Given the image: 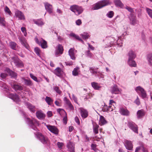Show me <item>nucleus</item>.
<instances>
[{
  "instance_id": "a18cd8bd",
  "label": "nucleus",
  "mask_w": 152,
  "mask_h": 152,
  "mask_svg": "<svg viewBox=\"0 0 152 152\" xmlns=\"http://www.w3.org/2000/svg\"><path fill=\"white\" fill-rule=\"evenodd\" d=\"M114 15V12L113 11H109L107 14V16L109 18H112Z\"/></svg>"
},
{
  "instance_id": "4c0bfd02",
  "label": "nucleus",
  "mask_w": 152,
  "mask_h": 152,
  "mask_svg": "<svg viewBox=\"0 0 152 152\" xmlns=\"http://www.w3.org/2000/svg\"><path fill=\"white\" fill-rule=\"evenodd\" d=\"M114 3L115 5L117 6L122 7L123 6V4L120 0H115Z\"/></svg>"
},
{
  "instance_id": "2eb2a0df",
  "label": "nucleus",
  "mask_w": 152,
  "mask_h": 152,
  "mask_svg": "<svg viewBox=\"0 0 152 152\" xmlns=\"http://www.w3.org/2000/svg\"><path fill=\"white\" fill-rule=\"evenodd\" d=\"M119 112L121 115H123L128 116L129 114V111L125 107H120Z\"/></svg>"
},
{
  "instance_id": "20e7f679",
  "label": "nucleus",
  "mask_w": 152,
  "mask_h": 152,
  "mask_svg": "<svg viewBox=\"0 0 152 152\" xmlns=\"http://www.w3.org/2000/svg\"><path fill=\"white\" fill-rule=\"evenodd\" d=\"M70 10L77 15L82 13L83 11V9L81 7L75 5L71 6L70 7Z\"/></svg>"
},
{
  "instance_id": "bf43d9fd",
  "label": "nucleus",
  "mask_w": 152,
  "mask_h": 152,
  "mask_svg": "<svg viewBox=\"0 0 152 152\" xmlns=\"http://www.w3.org/2000/svg\"><path fill=\"white\" fill-rule=\"evenodd\" d=\"M65 64L66 65L71 66L73 65V63L72 61H70L69 62H65Z\"/></svg>"
},
{
  "instance_id": "603ef678",
  "label": "nucleus",
  "mask_w": 152,
  "mask_h": 152,
  "mask_svg": "<svg viewBox=\"0 0 152 152\" xmlns=\"http://www.w3.org/2000/svg\"><path fill=\"white\" fill-rule=\"evenodd\" d=\"M60 101H61V100L59 99H58ZM55 104L58 106H61V101L59 102L58 101L56 100L55 102Z\"/></svg>"
},
{
  "instance_id": "79ce46f5",
  "label": "nucleus",
  "mask_w": 152,
  "mask_h": 152,
  "mask_svg": "<svg viewBox=\"0 0 152 152\" xmlns=\"http://www.w3.org/2000/svg\"><path fill=\"white\" fill-rule=\"evenodd\" d=\"M6 22L4 18L0 16V24L4 26H6Z\"/></svg>"
},
{
  "instance_id": "69168bd1",
  "label": "nucleus",
  "mask_w": 152,
  "mask_h": 152,
  "mask_svg": "<svg viewBox=\"0 0 152 152\" xmlns=\"http://www.w3.org/2000/svg\"><path fill=\"white\" fill-rule=\"evenodd\" d=\"M113 109L111 108V106H109L107 109L105 110V111H113Z\"/></svg>"
},
{
  "instance_id": "0e129e2a",
  "label": "nucleus",
  "mask_w": 152,
  "mask_h": 152,
  "mask_svg": "<svg viewBox=\"0 0 152 152\" xmlns=\"http://www.w3.org/2000/svg\"><path fill=\"white\" fill-rule=\"evenodd\" d=\"M75 38L76 39L78 40L79 41L81 42H82V43H83L84 42L83 41V40L81 38H80L77 35L76 36V37Z\"/></svg>"
},
{
  "instance_id": "f03ea898",
  "label": "nucleus",
  "mask_w": 152,
  "mask_h": 152,
  "mask_svg": "<svg viewBox=\"0 0 152 152\" xmlns=\"http://www.w3.org/2000/svg\"><path fill=\"white\" fill-rule=\"evenodd\" d=\"M35 135L37 138L43 144H50L49 140L46 136H44L41 133L37 132L35 134Z\"/></svg>"
},
{
  "instance_id": "2f4dec72",
  "label": "nucleus",
  "mask_w": 152,
  "mask_h": 152,
  "mask_svg": "<svg viewBox=\"0 0 152 152\" xmlns=\"http://www.w3.org/2000/svg\"><path fill=\"white\" fill-rule=\"evenodd\" d=\"M10 95L11 96L12 99L15 101L18 102L20 101L19 98L16 94H11Z\"/></svg>"
},
{
  "instance_id": "f704fd0d",
  "label": "nucleus",
  "mask_w": 152,
  "mask_h": 152,
  "mask_svg": "<svg viewBox=\"0 0 152 152\" xmlns=\"http://www.w3.org/2000/svg\"><path fill=\"white\" fill-rule=\"evenodd\" d=\"M147 59L149 64L152 65V53L148 54L147 56Z\"/></svg>"
},
{
  "instance_id": "8fccbe9b",
  "label": "nucleus",
  "mask_w": 152,
  "mask_h": 152,
  "mask_svg": "<svg viewBox=\"0 0 152 152\" xmlns=\"http://www.w3.org/2000/svg\"><path fill=\"white\" fill-rule=\"evenodd\" d=\"M125 8H126V9L129 12L131 13H133L134 12V11L133 9L132 8H131L130 7L126 6L125 7Z\"/></svg>"
},
{
  "instance_id": "39448f33",
  "label": "nucleus",
  "mask_w": 152,
  "mask_h": 152,
  "mask_svg": "<svg viewBox=\"0 0 152 152\" xmlns=\"http://www.w3.org/2000/svg\"><path fill=\"white\" fill-rule=\"evenodd\" d=\"M11 60V62L14 63L17 67L21 68L24 65L23 62L17 56L12 57Z\"/></svg>"
},
{
  "instance_id": "cd10ccee",
  "label": "nucleus",
  "mask_w": 152,
  "mask_h": 152,
  "mask_svg": "<svg viewBox=\"0 0 152 152\" xmlns=\"http://www.w3.org/2000/svg\"><path fill=\"white\" fill-rule=\"evenodd\" d=\"M45 101L48 105H51L53 103V100L50 97L47 96L45 98Z\"/></svg>"
},
{
  "instance_id": "37998d69",
  "label": "nucleus",
  "mask_w": 152,
  "mask_h": 152,
  "mask_svg": "<svg viewBox=\"0 0 152 152\" xmlns=\"http://www.w3.org/2000/svg\"><path fill=\"white\" fill-rule=\"evenodd\" d=\"M146 10L149 16L152 18V10L148 8H146Z\"/></svg>"
},
{
  "instance_id": "49530a36",
  "label": "nucleus",
  "mask_w": 152,
  "mask_h": 152,
  "mask_svg": "<svg viewBox=\"0 0 152 152\" xmlns=\"http://www.w3.org/2000/svg\"><path fill=\"white\" fill-rule=\"evenodd\" d=\"M30 77L35 81L37 82H38L37 78L36 76H34L32 74H30Z\"/></svg>"
},
{
  "instance_id": "6e6552de",
  "label": "nucleus",
  "mask_w": 152,
  "mask_h": 152,
  "mask_svg": "<svg viewBox=\"0 0 152 152\" xmlns=\"http://www.w3.org/2000/svg\"><path fill=\"white\" fill-rule=\"evenodd\" d=\"M124 144L127 149L129 151L133 150V144L131 141L126 140Z\"/></svg>"
},
{
  "instance_id": "c756f323",
  "label": "nucleus",
  "mask_w": 152,
  "mask_h": 152,
  "mask_svg": "<svg viewBox=\"0 0 152 152\" xmlns=\"http://www.w3.org/2000/svg\"><path fill=\"white\" fill-rule=\"evenodd\" d=\"M86 55L88 57L91 58H93L94 57V55L88 50L85 52Z\"/></svg>"
},
{
  "instance_id": "c03bdc74",
  "label": "nucleus",
  "mask_w": 152,
  "mask_h": 152,
  "mask_svg": "<svg viewBox=\"0 0 152 152\" xmlns=\"http://www.w3.org/2000/svg\"><path fill=\"white\" fill-rule=\"evenodd\" d=\"M54 90L56 93L59 94H61V91L59 89V87L57 86H54L53 87Z\"/></svg>"
},
{
  "instance_id": "bb28decb",
  "label": "nucleus",
  "mask_w": 152,
  "mask_h": 152,
  "mask_svg": "<svg viewBox=\"0 0 152 152\" xmlns=\"http://www.w3.org/2000/svg\"><path fill=\"white\" fill-rule=\"evenodd\" d=\"M9 45L11 48L13 50H16L18 47L17 44L13 42H11L9 43Z\"/></svg>"
},
{
  "instance_id": "f3484780",
  "label": "nucleus",
  "mask_w": 152,
  "mask_h": 152,
  "mask_svg": "<svg viewBox=\"0 0 152 152\" xmlns=\"http://www.w3.org/2000/svg\"><path fill=\"white\" fill-rule=\"evenodd\" d=\"M64 51L63 47V46L60 44H59L58 45L57 49L55 53L56 56H57L58 54H62Z\"/></svg>"
},
{
  "instance_id": "3c124183",
  "label": "nucleus",
  "mask_w": 152,
  "mask_h": 152,
  "mask_svg": "<svg viewBox=\"0 0 152 152\" xmlns=\"http://www.w3.org/2000/svg\"><path fill=\"white\" fill-rule=\"evenodd\" d=\"M92 96L93 95L91 94H88V95L86 96V97L84 98V100L86 101L88 99L90 98L91 97H92Z\"/></svg>"
},
{
  "instance_id": "0eeeda50",
  "label": "nucleus",
  "mask_w": 152,
  "mask_h": 152,
  "mask_svg": "<svg viewBox=\"0 0 152 152\" xmlns=\"http://www.w3.org/2000/svg\"><path fill=\"white\" fill-rule=\"evenodd\" d=\"M135 90L138 94H140V95L142 98H144L146 97L147 94L146 92L144 89L141 87L138 86L136 87Z\"/></svg>"
},
{
  "instance_id": "1a4fd4ad",
  "label": "nucleus",
  "mask_w": 152,
  "mask_h": 152,
  "mask_svg": "<svg viewBox=\"0 0 152 152\" xmlns=\"http://www.w3.org/2000/svg\"><path fill=\"white\" fill-rule=\"evenodd\" d=\"M64 100L66 104L67 105L69 110L70 111L74 110V107L70 100L66 97H64Z\"/></svg>"
},
{
  "instance_id": "f8f14e48",
  "label": "nucleus",
  "mask_w": 152,
  "mask_h": 152,
  "mask_svg": "<svg viewBox=\"0 0 152 152\" xmlns=\"http://www.w3.org/2000/svg\"><path fill=\"white\" fill-rule=\"evenodd\" d=\"M77 52V50H75L74 48H70L68 51V54L70 58L73 60H75L76 57L75 54Z\"/></svg>"
},
{
  "instance_id": "aec40b11",
  "label": "nucleus",
  "mask_w": 152,
  "mask_h": 152,
  "mask_svg": "<svg viewBox=\"0 0 152 152\" xmlns=\"http://www.w3.org/2000/svg\"><path fill=\"white\" fill-rule=\"evenodd\" d=\"M36 115L37 118L40 119H43L45 118V115L40 111L37 112Z\"/></svg>"
},
{
  "instance_id": "774afa93",
  "label": "nucleus",
  "mask_w": 152,
  "mask_h": 152,
  "mask_svg": "<svg viewBox=\"0 0 152 152\" xmlns=\"http://www.w3.org/2000/svg\"><path fill=\"white\" fill-rule=\"evenodd\" d=\"M140 150H141V147H137L136 148L135 152H139Z\"/></svg>"
},
{
  "instance_id": "9b49d317",
  "label": "nucleus",
  "mask_w": 152,
  "mask_h": 152,
  "mask_svg": "<svg viewBox=\"0 0 152 152\" xmlns=\"http://www.w3.org/2000/svg\"><path fill=\"white\" fill-rule=\"evenodd\" d=\"M128 126L134 132L137 134L138 133V127L134 123L129 122L128 124Z\"/></svg>"
},
{
  "instance_id": "6e6d98bb",
  "label": "nucleus",
  "mask_w": 152,
  "mask_h": 152,
  "mask_svg": "<svg viewBox=\"0 0 152 152\" xmlns=\"http://www.w3.org/2000/svg\"><path fill=\"white\" fill-rule=\"evenodd\" d=\"M91 72L93 73V74H96L97 73V72L94 70V69L93 68L90 67L89 69Z\"/></svg>"
},
{
  "instance_id": "a211bd4d",
  "label": "nucleus",
  "mask_w": 152,
  "mask_h": 152,
  "mask_svg": "<svg viewBox=\"0 0 152 152\" xmlns=\"http://www.w3.org/2000/svg\"><path fill=\"white\" fill-rule=\"evenodd\" d=\"M111 92L112 94H119L120 91L116 85H114L111 88Z\"/></svg>"
},
{
  "instance_id": "a878e982",
  "label": "nucleus",
  "mask_w": 152,
  "mask_h": 152,
  "mask_svg": "<svg viewBox=\"0 0 152 152\" xmlns=\"http://www.w3.org/2000/svg\"><path fill=\"white\" fill-rule=\"evenodd\" d=\"M134 59H128V63L129 66L132 67H136L137 66V64L134 60Z\"/></svg>"
},
{
  "instance_id": "4d7b16f0",
  "label": "nucleus",
  "mask_w": 152,
  "mask_h": 152,
  "mask_svg": "<svg viewBox=\"0 0 152 152\" xmlns=\"http://www.w3.org/2000/svg\"><path fill=\"white\" fill-rule=\"evenodd\" d=\"M76 23L77 25L79 26L82 24L81 20L80 19H78L76 21Z\"/></svg>"
},
{
  "instance_id": "13d9d810",
  "label": "nucleus",
  "mask_w": 152,
  "mask_h": 152,
  "mask_svg": "<svg viewBox=\"0 0 152 152\" xmlns=\"http://www.w3.org/2000/svg\"><path fill=\"white\" fill-rule=\"evenodd\" d=\"M75 122L77 123V124H78L80 125V121L79 118L77 116H76L75 117Z\"/></svg>"
},
{
  "instance_id": "393cba45",
  "label": "nucleus",
  "mask_w": 152,
  "mask_h": 152,
  "mask_svg": "<svg viewBox=\"0 0 152 152\" xmlns=\"http://www.w3.org/2000/svg\"><path fill=\"white\" fill-rule=\"evenodd\" d=\"M55 74L58 76H60L62 75L63 71L59 67H57L54 70Z\"/></svg>"
},
{
  "instance_id": "9d476101",
  "label": "nucleus",
  "mask_w": 152,
  "mask_h": 152,
  "mask_svg": "<svg viewBox=\"0 0 152 152\" xmlns=\"http://www.w3.org/2000/svg\"><path fill=\"white\" fill-rule=\"evenodd\" d=\"M45 10L49 14H51L53 12V7L52 5L50 4L47 2L44 3Z\"/></svg>"
},
{
  "instance_id": "ddd939ff",
  "label": "nucleus",
  "mask_w": 152,
  "mask_h": 152,
  "mask_svg": "<svg viewBox=\"0 0 152 152\" xmlns=\"http://www.w3.org/2000/svg\"><path fill=\"white\" fill-rule=\"evenodd\" d=\"M47 127L48 129L51 132L56 134H58V129L55 126L47 125Z\"/></svg>"
},
{
  "instance_id": "864d4df0",
  "label": "nucleus",
  "mask_w": 152,
  "mask_h": 152,
  "mask_svg": "<svg viewBox=\"0 0 152 152\" xmlns=\"http://www.w3.org/2000/svg\"><path fill=\"white\" fill-rule=\"evenodd\" d=\"M21 31L24 33L25 36H26V30L25 27H22L21 28Z\"/></svg>"
},
{
  "instance_id": "680f3d73",
  "label": "nucleus",
  "mask_w": 152,
  "mask_h": 152,
  "mask_svg": "<svg viewBox=\"0 0 152 152\" xmlns=\"http://www.w3.org/2000/svg\"><path fill=\"white\" fill-rule=\"evenodd\" d=\"M67 118L66 116L65 117L63 118V121L64 124H67Z\"/></svg>"
},
{
  "instance_id": "a19ab883",
  "label": "nucleus",
  "mask_w": 152,
  "mask_h": 152,
  "mask_svg": "<svg viewBox=\"0 0 152 152\" xmlns=\"http://www.w3.org/2000/svg\"><path fill=\"white\" fill-rule=\"evenodd\" d=\"M34 23L38 26H41L44 24V23L41 20H38L34 21Z\"/></svg>"
},
{
  "instance_id": "58836bf2",
  "label": "nucleus",
  "mask_w": 152,
  "mask_h": 152,
  "mask_svg": "<svg viewBox=\"0 0 152 152\" xmlns=\"http://www.w3.org/2000/svg\"><path fill=\"white\" fill-rule=\"evenodd\" d=\"M80 36L83 39H88L90 37V36L86 32H84L83 34H81Z\"/></svg>"
},
{
  "instance_id": "f257e3e1",
  "label": "nucleus",
  "mask_w": 152,
  "mask_h": 152,
  "mask_svg": "<svg viewBox=\"0 0 152 152\" xmlns=\"http://www.w3.org/2000/svg\"><path fill=\"white\" fill-rule=\"evenodd\" d=\"M110 4L109 0H103L99 1L98 3L94 4L92 9L94 10L99 9L106 6Z\"/></svg>"
},
{
  "instance_id": "4be33fe9",
  "label": "nucleus",
  "mask_w": 152,
  "mask_h": 152,
  "mask_svg": "<svg viewBox=\"0 0 152 152\" xmlns=\"http://www.w3.org/2000/svg\"><path fill=\"white\" fill-rule=\"evenodd\" d=\"M107 123V121L106 120L104 117L102 115L100 116L99 124L100 126H102L106 124Z\"/></svg>"
},
{
  "instance_id": "5701e85b",
  "label": "nucleus",
  "mask_w": 152,
  "mask_h": 152,
  "mask_svg": "<svg viewBox=\"0 0 152 152\" xmlns=\"http://www.w3.org/2000/svg\"><path fill=\"white\" fill-rule=\"evenodd\" d=\"M145 112L143 110H140L137 112V117L138 118H142L145 115Z\"/></svg>"
},
{
  "instance_id": "09e8293b",
  "label": "nucleus",
  "mask_w": 152,
  "mask_h": 152,
  "mask_svg": "<svg viewBox=\"0 0 152 152\" xmlns=\"http://www.w3.org/2000/svg\"><path fill=\"white\" fill-rule=\"evenodd\" d=\"M5 11L6 12L8 13L10 15L11 14V12L10 11L9 8L7 6H6L5 8Z\"/></svg>"
},
{
  "instance_id": "c9c22d12",
  "label": "nucleus",
  "mask_w": 152,
  "mask_h": 152,
  "mask_svg": "<svg viewBox=\"0 0 152 152\" xmlns=\"http://www.w3.org/2000/svg\"><path fill=\"white\" fill-rule=\"evenodd\" d=\"M80 72L79 68L78 67H76L72 71V74L75 76L78 75V72Z\"/></svg>"
},
{
  "instance_id": "338daca9",
  "label": "nucleus",
  "mask_w": 152,
  "mask_h": 152,
  "mask_svg": "<svg viewBox=\"0 0 152 152\" xmlns=\"http://www.w3.org/2000/svg\"><path fill=\"white\" fill-rule=\"evenodd\" d=\"M53 115L51 111H49L47 113V115L48 117H51Z\"/></svg>"
},
{
  "instance_id": "dca6fc26",
  "label": "nucleus",
  "mask_w": 152,
  "mask_h": 152,
  "mask_svg": "<svg viewBox=\"0 0 152 152\" xmlns=\"http://www.w3.org/2000/svg\"><path fill=\"white\" fill-rule=\"evenodd\" d=\"M81 115L83 119L86 118L88 116V112L85 109L82 108H80Z\"/></svg>"
},
{
  "instance_id": "5fc2aeb1",
  "label": "nucleus",
  "mask_w": 152,
  "mask_h": 152,
  "mask_svg": "<svg viewBox=\"0 0 152 152\" xmlns=\"http://www.w3.org/2000/svg\"><path fill=\"white\" fill-rule=\"evenodd\" d=\"M7 74L4 73H1L0 75V77L3 79H4L7 76Z\"/></svg>"
},
{
  "instance_id": "6ab92c4d",
  "label": "nucleus",
  "mask_w": 152,
  "mask_h": 152,
  "mask_svg": "<svg viewBox=\"0 0 152 152\" xmlns=\"http://www.w3.org/2000/svg\"><path fill=\"white\" fill-rule=\"evenodd\" d=\"M15 15V16L18 17L20 20H24L25 19L23 14L20 11H16Z\"/></svg>"
},
{
  "instance_id": "423d86ee",
  "label": "nucleus",
  "mask_w": 152,
  "mask_h": 152,
  "mask_svg": "<svg viewBox=\"0 0 152 152\" xmlns=\"http://www.w3.org/2000/svg\"><path fill=\"white\" fill-rule=\"evenodd\" d=\"M34 40L36 43L40 45L42 48L45 49L47 48V42L42 38H41L39 41L38 38L36 37L34 38Z\"/></svg>"
},
{
  "instance_id": "7c9ffc66",
  "label": "nucleus",
  "mask_w": 152,
  "mask_h": 152,
  "mask_svg": "<svg viewBox=\"0 0 152 152\" xmlns=\"http://www.w3.org/2000/svg\"><path fill=\"white\" fill-rule=\"evenodd\" d=\"M7 71L12 77H13L14 78H15L16 77V74L15 72L10 70V69H7Z\"/></svg>"
},
{
  "instance_id": "052dcab7",
  "label": "nucleus",
  "mask_w": 152,
  "mask_h": 152,
  "mask_svg": "<svg viewBox=\"0 0 152 152\" xmlns=\"http://www.w3.org/2000/svg\"><path fill=\"white\" fill-rule=\"evenodd\" d=\"M57 145H58V148H61V147L63 146V143H61V142H58Z\"/></svg>"
},
{
  "instance_id": "b1692460",
  "label": "nucleus",
  "mask_w": 152,
  "mask_h": 152,
  "mask_svg": "<svg viewBox=\"0 0 152 152\" xmlns=\"http://www.w3.org/2000/svg\"><path fill=\"white\" fill-rule=\"evenodd\" d=\"M128 59H134L136 57V55L134 52L132 50L129 51L128 53Z\"/></svg>"
},
{
  "instance_id": "4468645a",
  "label": "nucleus",
  "mask_w": 152,
  "mask_h": 152,
  "mask_svg": "<svg viewBox=\"0 0 152 152\" xmlns=\"http://www.w3.org/2000/svg\"><path fill=\"white\" fill-rule=\"evenodd\" d=\"M129 18L131 24L134 25L137 23L138 21L136 19V17L133 14H131Z\"/></svg>"
},
{
  "instance_id": "e2e57ef3",
  "label": "nucleus",
  "mask_w": 152,
  "mask_h": 152,
  "mask_svg": "<svg viewBox=\"0 0 152 152\" xmlns=\"http://www.w3.org/2000/svg\"><path fill=\"white\" fill-rule=\"evenodd\" d=\"M140 147L141 150H142L143 152H147V149L144 147L143 145H142Z\"/></svg>"
},
{
  "instance_id": "72a5a7b5",
  "label": "nucleus",
  "mask_w": 152,
  "mask_h": 152,
  "mask_svg": "<svg viewBox=\"0 0 152 152\" xmlns=\"http://www.w3.org/2000/svg\"><path fill=\"white\" fill-rule=\"evenodd\" d=\"M27 107L32 112L34 113L35 111V107L30 104H27Z\"/></svg>"
},
{
  "instance_id": "de8ad7c7",
  "label": "nucleus",
  "mask_w": 152,
  "mask_h": 152,
  "mask_svg": "<svg viewBox=\"0 0 152 152\" xmlns=\"http://www.w3.org/2000/svg\"><path fill=\"white\" fill-rule=\"evenodd\" d=\"M57 112L61 115V113H65V112L64 110V109L61 108L58 109L57 110Z\"/></svg>"
},
{
  "instance_id": "412c9836",
  "label": "nucleus",
  "mask_w": 152,
  "mask_h": 152,
  "mask_svg": "<svg viewBox=\"0 0 152 152\" xmlns=\"http://www.w3.org/2000/svg\"><path fill=\"white\" fill-rule=\"evenodd\" d=\"M99 127V125L96 123H93V131L95 134H97L98 133Z\"/></svg>"
},
{
  "instance_id": "e433bc0d",
  "label": "nucleus",
  "mask_w": 152,
  "mask_h": 152,
  "mask_svg": "<svg viewBox=\"0 0 152 152\" xmlns=\"http://www.w3.org/2000/svg\"><path fill=\"white\" fill-rule=\"evenodd\" d=\"M13 88L15 90H21L23 89V88L21 86L17 84L14 85Z\"/></svg>"
},
{
  "instance_id": "c85d7f7f",
  "label": "nucleus",
  "mask_w": 152,
  "mask_h": 152,
  "mask_svg": "<svg viewBox=\"0 0 152 152\" xmlns=\"http://www.w3.org/2000/svg\"><path fill=\"white\" fill-rule=\"evenodd\" d=\"M92 87L96 90H98L101 87V86L97 83L95 82H92L91 83Z\"/></svg>"
},
{
  "instance_id": "7ed1b4c3",
  "label": "nucleus",
  "mask_w": 152,
  "mask_h": 152,
  "mask_svg": "<svg viewBox=\"0 0 152 152\" xmlns=\"http://www.w3.org/2000/svg\"><path fill=\"white\" fill-rule=\"evenodd\" d=\"M26 120L27 122L29 125L32 127V128L35 130H37L36 126H39V122L36 119L33 118L31 119L29 118H26Z\"/></svg>"
},
{
  "instance_id": "473e14b6",
  "label": "nucleus",
  "mask_w": 152,
  "mask_h": 152,
  "mask_svg": "<svg viewBox=\"0 0 152 152\" xmlns=\"http://www.w3.org/2000/svg\"><path fill=\"white\" fill-rule=\"evenodd\" d=\"M26 85L28 86H31L33 85L32 82L30 79H26L24 78H22Z\"/></svg>"
},
{
  "instance_id": "ea45409f",
  "label": "nucleus",
  "mask_w": 152,
  "mask_h": 152,
  "mask_svg": "<svg viewBox=\"0 0 152 152\" xmlns=\"http://www.w3.org/2000/svg\"><path fill=\"white\" fill-rule=\"evenodd\" d=\"M34 50L36 54L39 57H40L41 51L40 49L38 47H36L35 48Z\"/></svg>"
}]
</instances>
